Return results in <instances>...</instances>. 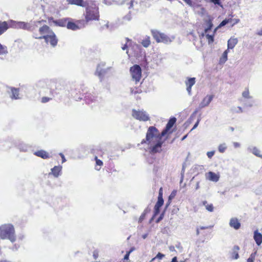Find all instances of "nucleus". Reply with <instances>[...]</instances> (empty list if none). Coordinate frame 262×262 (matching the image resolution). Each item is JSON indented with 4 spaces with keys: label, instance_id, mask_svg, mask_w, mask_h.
Masks as SVG:
<instances>
[{
    "label": "nucleus",
    "instance_id": "obj_42",
    "mask_svg": "<svg viewBox=\"0 0 262 262\" xmlns=\"http://www.w3.org/2000/svg\"><path fill=\"white\" fill-rule=\"evenodd\" d=\"M93 256L94 259H96L99 256V251L97 250H95L93 252Z\"/></svg>",
    "mask_w": 262,
    "mask_h": 262
},
{
    "label": "nucleus",
    "instance_id": "obj_34",
    "mask_svg": "<svg viewBox=\"0 0 262 262\" xmlns=\"http://www.w3.org/2000/svg\"><path fill=\"white\" fill-rule=\"evenodd\" d=\"M0 229H14V227L10 224H5L0 227Z\"/></svg>",
    "mask_w": 262,
    "mask_h": 262
},
{
    "label": "nucleus",
    "instance_id": "obj_19",
    "mask_svg": "<svg viewBox=\"0 0 262 262\" xmlns=\"http://www.w3.org/2000/svg\"><path fill=\"white\" fill-rule=\"evenodd\" d=\"M230 226L232 228L238 229L239 228L241 224L236 218H232L230 221Z\"/></svg>",
    "mask_w": 262,
    "mask_h": 262
},
{
    "label": "nucleus",
    "instance_id": "obj_17",
    "mask_svg": "<svg viewBox=\"0 0 262 262\" xmlns=\"http://www.w3.org/2000/svg\"><path fill=\"white\" fill-rule=\"evenodd\" d=\"M62 169V166H55L51 169V172L49 174H52L55 178H57L60 174Z\"/></svg>",
    "mask_w": 262,
    "mask_h": 262
},
{
    "label": "nucleus",
    "instance_id": "obj_5",
    "mask_svg": "<svg viewBox=\"0 0 262 262\" xmlns=\"http://www.w3.org/2000/svg\"><path fill=\"white\" fill-rule=\"evenodd\" d=\"M130 73L132 77V80L137 83L141 79V69L139 65L135 64L130 68Z\"/></svg>",
    "mask_w": 262,
    "mask_h": 262
},
{
    "label": "nucleus",
    "instance_id": "obj_1",
    "mask_svg": "<svg viewBox=\"0 0 262 262\" xmlns=\"http://www.w3.org/2000/svg\"><path fill=\"white\" fill-rule=\"evenodd\" d=\"M176 121L175 118H171L168 122L166 128L161 133L154 126H150L147 132L146 140L141 143H146L149 146L150 152L152 154L160 152L163 141L162 137L164 136L168 131L172 127Z\"/></svg>",
    "mask_w": 262,
    "mask_h": 262
},
{
    "label": "nucleus",
    "instance_id": "obj_33",
    "mask_svg": "<svg viewBox=\"0 0 262 262\" xmlns=\"http://www.w3.org/2000/svg\"><path fill=\"white\" fill-rule=\"evenodd\" d=\"M8 53L7 48L0 43V55L6 54Z\"/></svg>",
    "mask_w": 262,
    "mask_h": 262
},
{
    "label": "nucleus",
    "instance_id": "obj_46",
    "mask_svg": "<svg viewBox=\"0 0 262 262\" xmlns=\"http://www.w3.org/2000/svg\"><path fill=\"white\" fill-rule=\"evenodd\" d=\"M49 100H50L49 98L46 97H43L41 99V102L42 103H46V102H48L49 101Z\"/></svg>",
    "mask_w": 262,
    "mask_h": 262
},
{
    "label": "nucleus",
    "instance_id": "obj_8",
    "mask_svg": "<svg viewBox=\"0 0 262 262\" xmlns=\"http://www.w3.org/2000/svg\"><path fill=\"white\" fill-rule=\"evenodd\" d=\"M0 235L2 239H8L12 242L15 240L14 230H1Z\"/></svg>",
    "mask_w": 262,
    "mask_h": 262
},
{
    "label": "nucleus",
    "instance_id": "obj_32",
    "mask_svg": "<svg viewBox=\"0 0 262 262\" xmlns=\"http://www.w3.org/2000/svg\"><path fill=\"white\" fill-rule=\"evenodd\" d=\"M227 55L226 52H224L222 54V56L220 58V63H224L227 60Z\"/></svg>",
    "mask_w": 262,
    "mask_h": 262
},
{
    "label": "nucleus",
    "instance_id": "obj_57",
    "mask_svg": "<svg viewBox=\"0 0 262 262\" xmlns=\"http://www.w3.org/2000/svg\"><path fill=\"white\" fill-rule=\"evenodd\" d=\"M199 188H200V183H199V182H198L196 184L195 190H198Z\"/></svg>",
    "mask_w": 262,
    "mask_h": 262
},
{
    "label": "nucleus",
    "instance_id": "obj_55",
    "mask_svg": "<svg viewBox=\"0 0 262 262\" xmlns=\"http://www.w3.org/2000/svg\"><path fill=\"white\" fill-rule=\"evenodd\" d=\"M169 249L170 251H171V252H173V251H175L174 247L173 246H169Z\"/></svg>",
    "mask_w": 262,
    "mask_h": 262
},
{
    "label": "nucleus",
    "instance_id": "obj_60",
    "mask_svg": "<svg viewBox=\"0 0 262 262\" xmlns=\"http://www.w3.org/2000/svg\"><path fill=\"white\" fill-rule=\"evenodd\" d=\"M103 3L106 4V5H111V2H107L106 0H103Z\"/></svg>",
    "mask_w": 262,
    "mask_h": 262
},
{
    "label": "nucleus",
    "instance_id": "obj_58",
    "mask_svg": "<svg viewBox=\"0 0 262 262\" xmlns=\"http://www.w3.org/2000/svg\"><path fill=\"white\" fill-rule=\"evenodd\" d=\"M234 21V24L232 25V26L236 24H237L239 21V19H235L233 20Z\"/></svg>",
    "mask_w": 262,
    "mask_h": 262
},
{
    "label": "nucleus",
    "instance_id": "obj_4",
    "mask_svg": "<svg viewBox=\"0 0 262 262\" xmlns=\"http://www.w3.org/2000/svg\"><path fill=\"white\" fill-rule=\"evenodd\" d=\"M42 21H31L29 23L24 21H14L13 27L15 28L23 29L27 30H32L34 29V26H37V24L41 23Z\"/></svg>",
    "mask_w": 262,
    "mask_h": 262
},
{
    "label": "nucleus",
    "instance_id": "obj_7",
    "mask_svg": "<svg viewBox=\"0 0 262 262\" xmlns=\"http://www.w3.org/2000/svg\"><path fill=\"white\" fill-rule=\"evenodd\" d=\"M132 116L136 119L142 121H146L149 119V115L144 111L133 110Z\"/></svg>",
    "mask_w": 262,
    "mask_h": 262
},
{
    "label": "nucleus",
    "instance_id": "obj_61",
    "mask_svg": "<svg viewBox=\"0 0 262 262\" xmlns=\"http://www.w3.org/2000/svg\"><path fill=\"white\" fill-rule=\"evenodd\" d=\"M135 248H134V247H132V248L129 250V251H128V252L129 253H130V254L133 251H134L135 250Z\"/></svg>",
    "mask_w": 262,
    "mask_h": 262
},
{
    "label": "nucleus",
    "instance_id": "obj_9",
    "mask_svg": "<svg viewBox=\"0 0 262 262\" xmlns=\"http://www.w3.org/2000/svg\"><path fill=\"white\" fill-rule=\"evenodd\" d=\"M39 32L41 36H38L37 35H35V37L36 38L45 39L44 36H47V37H48V36L47 35L53 34V32L50 29V28L46 25H45L42 27L40 28L39 29Z\"/></svg>",
    "mask_w": 262,
    "mask_h": 262
},
{
    "label": "nucleus",
    "instance_id": "obj_30",
    "mask_svg": "<svg viewBox=\"0 0 262 262\" xmlns=\"http://www.w3.org/2000/svg\"><path fill=\"white\" fill-rule=\"evenodd\" d=\"M227 148V146L225 143L220 144L218 146V150L221 153H224Z\"/></svg>",
    "mask_w": 262,
    "mask_h": 262
},
{
    "label": "nucleus",
    "instance_id": "obj_59",
    "mask_svg": "<svg viewBox=\"0 0 262 262\" xmlns=\"http://www.w3.org/2000/svg\"><path fill=\"white\" fill-rule=\"evenodd\" d=\"M161 195V197L162 198V188H161L160 189V190H159V196H160Z\"/></svg>",
    "mask_w": 262,
    "mask_h": 262
},
{
    "label": "nucleus",
    "instance_id": "obj_31",
    "mask_svg": "<svg viewBox=\"0 0 262 262\" xmlns=\"http://www.w3.org/2000/svg\"><path fill=\"white\" fill-rule=\"evenodd\" d=\"M229 16L231 17V18H228V19H225L224 20H223L220 24V25L219 26V27L224 26L228 23H230L233 20L231 18L233 17V15L232 14H230Z\"/></svg>",
    "mask_w": 262,
    "mask_h": 262
},
{
    "label": "nucleus",
    "instance_id": "obj_37",
    "mask_svg": "<svg viewBox=\"0 0 262 262\" xmlns=\"http://www.w3.org/2000/svg\"><path fill=\"white\" fill-rule=\"evenodd\" d=\"M206 209L210 211V212H212L213 211V206L212 205V204H209V205H206Z\"/></svg>",
    "mask_w": 262,
    "mask_h": 262
},
{
    "label": "nucleus",
    "instance_id": "obj_44",
    "mask_svg": "<svg viewBox=\"0 0 262 262\" xmlns=\"http://www.w3.org/2000/svg\"><path fill=\"white\" fill-rule=\"evenodd\" d=\"M214 151H208L207 152V155L209 158H211L214 155Z\"/></svg>",
    "mask_w": 262,
    "mask_h": 262
},
{
    "label": "nucleus",
    "instance_id": "obj_2",
    "mask_svg": "<svg viewBox=\"0 0 262 262\" xmlns=\"http://www.w3.org/2000/svg\"><path fill=\"white\" fill-rule=\"evenodd\" d=\"M86 7L85 19L86 21L91 20H98L99 17L98 7L93 2L87 3L85 5Z\"/></svg>",
    "mask_w": 262,
    "mask_h": 262
},
{
    "label": "nucleus",
    "instance_id": "obj_6",
    "mask_svg": "<svg viewBox=\"0 0 262 262\" xmlns=\"http://www.w3.org/2000/svg\"><path fill=\"white\" fill-rule=\"evenodd\" d=\"M241 101L245 106L252 107L253 106L254 101L248 89H245L243 92Z\"/></svg>",
    "mask_w": 262,
    "mask_h": 262
},
{
    "label": "nucleus",
    "instance_id": "obj_50",
    "mask_svg": "<svg viewBox=\"0 0 262 262\" xmlns=\"http://www.w3.org/2000/svg\"><path fill=\"white\" fill-rule=\"evenodd\" d=\"M200 121V119H198V120H197L196 122V123H195V124L194 125V126H193V127H192V129H194L198 127V125H199V124Z\"/></svg>",
    "mask_w": 262,
    "mask_h": 262
},
{
    "label": "nucleus",
    "instance_id": "obj_47",
    "mask_svg": "<svg viewBox=\"0 0 262 262\" xmlns=\"http://www.w3.org/2000/svg\"><path fill=\"white\" fill-rule=\"evenodd\" d=\"M187 5L191 7L192 6V3L191 0H183Z\"/></svg>",
    "mask_w": 262,
    "mask_h": 262
},
{
    "label": "nucleus",
    "instance_id": "obj_21",
    "mask_svg": "<svg viewBox=\"0 0 262 262\" xmlns=\"http://www.w3.org/2000/svg\"><path fill=\"white\" fill-rule=\"evenodd\" d=\"M67 27L68 29L72 30H76L80 29V27L76 24L70 21L69 20L67 21Z\"/></svg>",
    "mask_w": 262,
    "mask_h": 262
},
{
    "label": "nucleus",
    "instance_id": "obj_27",
    "mask_svg": "<svg viewBox=\"0 0 262 262\" xmlns=\"http://www.w3.org/2000/svg\"><path fill=\"white\" fill-rule=\"evenodd\" d=\"M67 2L71 4H74L80 6H85L86 4L83 0H67Z\"/></svg>",
    "mask_w": 262,
    "mask_h": 262
},
{
    "label": "nucleus",
    "instance_id": "obj_56",
    "mask_svg": "<svg viewBox=\"0 0 262 262\" xmlns=\"http://www.w3.org/2000/svg\"><path fill=\"white\" fill-rule=\"evenodd\" d=\"M170 262H177V257L176 256L173 257Z\"/></svg>",
    "mask_w": 262,
    "mask_h": 262
},
{
    "label": "nucleus",
    "instance_id": "obj_29",
    "mask_svg": "<svg viewBox=\"0 0 262 262\" xmlns=\"http://www.w3.org/2000/svg\"><path fill=\"white\" fill-rule=\"evenodd\" d=\"M118 3L120 4L129 5V8L133 7V0H118Z\"/></svg>",
    "mask_w": 262,
    "mask_h": 262
},
{
    "label": "nucleus",
    "instance_id": "obj_14",
    "mask_svg": "<svg viewBox=\"0 0 262 262\" xmlns=\"http://www.w3.org/2000/svg\"><path fill=\"white\" fill-rule=\"evenodd\" d=\"M10 91L8 92L10 94V96L11 99H19V90L18 89L11 87L9 88Z\"/></svg>",
    "mask_w": 262,
    "mask_h": 262
},
{
    "label": "nucleus",
    "instance_id": "obj_36",
    "mask_svg": "<svg viewBox=\"0 0 262 262\" xmlns=\"http://www.w3.org/2000/svg\"><path fill=\"white\" fill-rule=\"evenodd\" d=\"M148 212V211L147 210H145L144 211V212L142 213V214H141V215L139 217V223H141L144 220V219L145 217V216H146V214Z\"/></svg>",
    "mask_w": 262,
    "mask_h": 262
},
{
    "label": "nucleus",
    "instance_id": "obj_39",
    "mask_svg": "<svg viewBox=\"0 0 262 262\" xmlns=\"http://www.w3.org/2000/svg\"><path fill=\"white\" fill-rule=\"evenodd\" d=\"M255 253H252L250 257L247 259V262H254V258H255Z\"/></svg>",
    "mask_w": 262,
    "mask_h": 262
},
{
    "label": "nucleus",
    "instance_id": "obj_40",
    "mask_svg": "<svg viewBox=\"0 0 262 262\" xmlns=\"http://www.w3.org/2000/svg\"><path fill=\"white\" fill-rule=\"evenodd\" d=\"M220 0H210V2L213 3L214 4H217L221 6L222 8H223V5L221 4V3L220 2Z\"/></svg>",
    "mask_w": 262,
    "mask_h": 262
},
{
    "label": "nucleus",
    "instance_id": "obj_15",
    "mask_svg": "<svg viewBox=\"0 0 262 262\" xmlns=\"http://www.w3.org/2000/svg\"><path fill=\"white\" fill-rule=\"evenodd\" d=\"M163 203L164 200L163 199V198H162L161 195L160 196H158V201L156 203L154 207L155 214H157L159 212L160 208L163 205Z\"/></svg>",
    "mask_w": 262,
    "mask_h": 262
},
{
    "label": "nucleus",
    "instance_id": "obj_18",
    "mask_svg": "<svg viewBox=\"0 0 262 262\" xmlns=\"http://www.w3.org/2000/svg\"><path fill=\"white\" fill-rule=\"evenodd\" d=\"M254 239L258 246L262 243V234L258 230H255L254 232Z\"/></svg>",
    "mask_w": 262,
    "mask_h": 262
},
{
    "label": "nucleus",
    "instance_id": "obj_63",
    "mask_svg": "<svg viewBox=\"0 0 262 262\" xmlns=\"http://www.w3.org/2000/svg\"><path fill=\"white\" fill-rule=\"evenodd\" d=\"M257 34L259 36H262V30L257 33Z\"/></svg>",
    "mask_w": 262,
    "mask_h": 262
},
{
    "label": "nucleus",
    "instance_id": "obj_28",
    "mask_svg": "<svg viewBox=\"0 0 262 262\" xmlns=\"http://www.w3.org/2000/svg\"><path fill=\"white\" fill-rule=\"evenodd\" d=\"M7 29V24L5 21L0 23V35L6 31Z\"/></svg>",
    "mask_w": 262,
    "mask_h": 262
},
{
    "label": "nucleus",
    "instance_id": "obj_26",
    "mask_svg": "<svg viewBox=\"0 0 262 262\" xmlns=\"http://www.w3.org/2000/svg\"><path fill=\"white\" fill-rule=\"evenodd\" d=\"M141 43L144 47L148 48L151 43L150 37L148 36H145L142 40Z\"/></svg>",
    "mask_w": 262,
    "mask_h": 262
},
{
    "label": "nucleus",
    "instance_id": "obj_11",
    "mask_svg": "<svg viewBox=\"0 0 262 262\" xmlns=\"http://www.w3.org/2000/svg\"><path fill=\"white\" fill-rule=\"evenodd\" d=\"M213 98L212 95H207L205 97L199 104V108H203L208 106Z\"/></svg>",
    "mask_w": 262,
    "mask_h": 262
},
{
    "label": "nucleus",
    "instance_id": "obj_22",
    "mask_svg": "<svg viewBox=\"0 0 262 262\" xmlns=\"http://www.w3.org/2000/svg\"><path fill=\"white\" fill-rule=\"evenodd\" d=\"M248 150L251 152L255 156L262 158V155H260V150L256 147H249L248 148Z\"/></svg>",
    "mask_w": 262,
    "mask_h": 262
},
{
    "label": "nucleus",
    "instance_id": "obj_43",
    "mask_svg": "<svg viewBox=\"0 0 262 262\" xmlns=\"http://www.w3.org/2000/svg\"><path fill=\"white\" fill-rule=\"evenodd\" d=\"M206 37L208 39V42L210 43L212 42H213V37L212 35H209V34H207L206 35Z\"/></svg>",
    "mask_w": 262,
    "mask_h": 262
},
{
    "label": "nucleus",
    "instance_id": "obj_38",
    "mask_svg": "<svg viewBox=\"0 0 262 262\" xmlns=\"http://www.w3.org/2000/svg\"><path fill=\"white\" fill-rule=\"evenodd\" d=\"M95 159L96 160L97 166H101L102 165L103 162L101 160L98 159L97 157H95Z\"/></svg>",
    "mask_w": 262,
    "mask_h": 262
},
{
    "label": "nucleus",
    "instance_id": "obj_62",
    "mask_svg": "<svg viewBox=\"0 0 262 262\" xmlns=\"http://www.w3.org/2000/svg\"><path fill=\"white\" fill-rule=\"evenodd\" d=\"M122 49L123 50H125L126 49H127V46L126 45H124L122 47Z\"/></svg>",
    "mask_w": 262,
    "mask_h": 262
},
{
    "label": "nucleus",
    "instance_id": "obj_24",
    "mask_svg": "<svg viewBox=\"0 0 262 262\" xmlns=\"http://www.w3.org/2000/svg\"><path fill=\"white\" fill-rule=\"evenodd\" d=\"M68 20H69V18H63L54 21V23L56 26H59L60 27H65L67 26V23Z\"/></svg>",
    "mask_w": 262,
    "mask_h": 262
},
{
    "label": "nucleus",
    "instance_id": "obj_41",
    "mask_svg": "<svg viewBox=\"0 0 262 262\" xmlns=\"http://www.w3.org/2000/svg\"><path fill=\"white\" fill-rule=\"evenodd\" d=\"M176 194H177L176 190L172 191L169 196V200H170L173 199L174 198V196H176Z\"/></svg>",
    "mask_w": 262,
    "mask_h": 262
},
{
    "label": "nucleus",
    "instance_id": "obj_25",
    "mask_svg": "<svg viewBox=\"0 0 262 262\" xmlns=\"http://www.w3.org/2000/svg\"><path fill=\"white\" fill-rule=\"evenodd\" d=\"M34 154L39 157H41L43 159H48L49 158V156L48 153H47L46 151L44 150H39L37 151H36Z\"/></svg>",
    "mask_w": 262,
    "mask_h": 262
},
{
    "label": "nucleus",
    "instance_id": "obj_53",
    "mask_svg": "<svg viewBox=\"0 0 262 262\" xmlns=\"http://www.w3.org/2000/svg\"><path fill=\"white\" fill-rule=\"evenodd\" d=\"M208 24H209V27L208 28H207V29H205V32H207V31L211 29V27L212 26L211 23L210 22V21L208 23Z\"/></svg>",
    "mask_w": 262,
    "mask_h": 262
},
{
    "label": "nucleus",
    "instance_id": "obj_52",
    "mask_svg": "<svg viewBox=\"0 0 262 262\" xmlns=\"http://www.w3.org/2000/svg\"><path fill=\"white\" fill-rule=\"evenodd\" d=\"M96 73V74H97V75H98V76H99L100 77V78H101V75H102L101 71H99L98 68H97Z\"/></svg>",
    "mask_w": 262,
    "mask_h": 262
},
{
    "label": "nucleus",
    "instance_id": "obj_45",
    "mask_svg": "<svg viewBox=\"0 0 262 262\" xmlns=\"http://www.w3.org/2000/svg\"><path fill=\"white\" fill-rule=\"evenodd\" d=\"M28 148V146L26 145H23V147H19L20 150L23 151H26Z\"/></svg>",
    "mask_w": 262,
    "mask_h": 262
},
{
    "label": "nucleus",
    "instance_id": "obj_51",
    "mask_svg": "<svg viewBox=\"0 0 262 262\" xmlns=\"http://www.w3.org/2000/svg\"><path fill=\"white\" fill-rule=\"evenodd\" d=\"M131 19V17H130V15H126L125 16L124 18H123V20H127V21H129Z\"/></svg>",
    "mask_w": 262,
    "mask_h": 262
},
{
    "label": "nucleus",
    "instance_id": "obj_35",
    "mask_svg": "<svg viewBox=\"0 0 262 262\" xmlns=\"http://www.w3.org/2000/svg\"><path fill=\"white\" fill-rule=\"evenodd\" d=\"M164 256V254L159 252L155 257L151 259L150 262L154 261L156 258L159 259H162Z\"/></svg>",
    "mask_w": 262,
    "mask_h": 262
},
{
    "label": "nucleus",
    "instance_id": "obj_10",
    "mask_svg": "<svg viewBox=\"0 0 262 262\" xmlns=\"http://www.w3.org/2000/svg\"><path fill=\"white\" fill-rule=\"evenodd\" d=\"M220 177V176L219 173H215L212 171H209L205 174L206 179L214 182H217L219 180Z\"/></svg>",
    "mask_w": 262,
    "mask_h": 262
},
{
    "label": "nucleus",
    "instance_id": "obj_54",
    "mask_svg": "<svg viewBox=\"0 0 262 262\" xmlns=\"http://www.w3.org/2000/svg\"><path fill=\"white\" fill-rule=\"evenodd\" d=\"M129 254L130 253H129L128 252L126 253V254L125 255L124 257V260H128V258H129Z\"/></svg>",
    "mask_w": 262,
    "mask_h": 262
},
{
    "label": "nucleus",
    "instance_id": "obj_49",
    "mask_svg": "<svg viewBox=\"0 0 262 262\" xmlns=\"http://www.w3.org/2000/svg\"><path fill=\"white\" fill-rule=\"evenodd\" d=\"M59 155L60 156V157H61V158H62V163H64V162H65L66 161V158H65L64 156L63 155V154H62V153H60V154H59Z\"/></svg>",
    "mask_w": 262,
    "mask_h": 262
},
{
    "label": "nucleus",
    "instance_id": "obj_64",
    "mask_svg": "<svg viewBox=\"0 0 262 262\" xmlns=\"http://www.w3.org/2000/svg\"><path fill=\"white\" fill-rule=\"evenodd\" d=\"M0 262H11V261L7 260H0Z\"/></svg>",
    "mask_w": 262,
    "mask_h": 262
},
{
    "label": "nucleus",
    "instance_id": "obj_20",
    "mask_svg": "<svg viewBox=\"0 0 262 262\" xmlns=\"http://www.w3.org/2000/svg\"><path fill=\"white\" fill-rule=\"evenodd\" d=\"M239 250V247L238 246H234L232 249L231 256L232 258L234 259H237L239 257L238 252Z\"/></svg>",
    "mask_w": 262,
    "mask_h": 262
},
{
    "label": "nucleus",
    "instance_id": "obj_12",
    "mask_svg": "<svg viewBox=\"0 0 262 262\" xmlns=\"http://www.w3.org/2000/svg\"><path fill=\"white\" fill-rule=\"evenodd\" d=\"M48 36V37H47V36H44L46 42L47 43L49 42L52 46L55 47L57 45V39L56 38L54 33L53 32V34Z\"/></svg>",
    "mask_w": 262,
    "mask_h": 262
},
{
    "label": "nucleus",
    "instance_id": "obj_23",
    "mask_svg": "<svg viewBox=\"0 0 262 262\" xmlns=\"http://www.w3.org/2000/svg\"><path fill=\"white\" fill-rule=\"evenodd\" d=\"M237 39L235 38H231L228 41V49H232L237 43Z\"/></svg>",
    "mask_w": 262,
    "mask_h": 262
},
{
    "label": "nucleus",
    "instance_id": "obj_3",
    "mask_svg": "<svg viewBox=\"0 0 262 262\" xmlns=\"http://www.w3.org/2000/svg\"><path fill=\"white\" fill-rule=\"evenodd\" d=\"M151 34L153 38L158 43H163L169 44L174 39V37H169L164 33L161 32L157 30H152Z\"/></svg>",
    "mask_w": 262,
    "mask_h": 262
},
{
    "label": "nucleus",
    "instance_id": "obj_48",
    "mask_svg": "<svg viewBox=\"0 0 262 262\" xmlns=\"http://www.w3.org/2000/svg\"><path fill=\"white\" fill-rule=\"evenodd\" d=\"M233 146L235 148H238V147H239L240 146H241V144L240 143H238V142H234L233 143Z\"/></svg>",
    "mask_w": 262,
    "mask_h": 262
},
{
    "label": "nucleus",
    "instance_id": "obj_13",
    "mask_svg": "<svg viewBox=\"0 0 262 262\" xmlns=\"http://www.w3.org/2000/svg\"><path fill=\"white\" fill-rule=\"evenodd\" d=\"M195 78H189L187 81L185 82L187 86L186 90L189 95H191V88L195 84Z\"/></svg>",
    "mask_w": 262,
    "mask_h": 262
},
{
    "label": "nucleus",
    "instance_id": "obj_16",
    "mask_svg": "<svg viewBox=\"0 0 262 262\" xmlns=\"http://www.w3.org/2000/svg\"><path fill=\"white\" fill-rule=\"evenodd\" d=\"M162 57L161 55H156L155 57L152 58V61L154 62V64L152 65V68H155L161 64L162 62Z\"/></svg>",
    "mask_w": 262,
    "mask_h": 262
}]
</instances>
